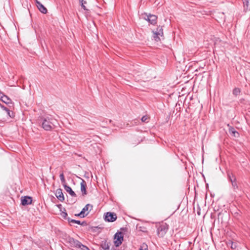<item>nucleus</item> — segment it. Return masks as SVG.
Returning <instances> with one entry per match:
<instances>
[{"instance_id": "1", "label": "nucleus", "mask_w": 250, "mask_h": 250, "mask_svg": "<svg viewBox=\"0 0 250 250\" xmlns=\"http://www.w3.org/2000/svg\"><path fill=\"white\" fill-rule=\"evenodd\" d=\"M0 106L2 109V111H0V119H6L9 118H14V114L13 112H11L8 108L5 107L3 105L0 104Z\"/></svg>"}, {"instance_id": "2", "label": "nucleus", "mask_w": 250, "mask_h": 250, "mask_svg": "<svg viewBox=\"0 0 250 250\" xmlns=\"http://www.w3.org/2000/svg\"><path fill=\"white\" fill-rule=\"evenodd\" d=\"M156 227L158 235L160 237H164L168 229V225L165 223H163Z\"/></svg>"}, {"instance_id": "3", "label": "nucleus", "mask_w": 250, "mask_h": 250, "mask_svg": "<svg viewBox=\"0 0 250 250\" xmlns=\"http://www.w3.org/2000/svg\"><path fill=\"white\" fill-rule=\"evenodd\" d=\"M104 218L106 222H113L117 219V215L114 212H107L104 214Z\"/></svg>"}, {"instance_id": "4", "label": "nucleus", "mask_w": 250, "mask_h": 250, "mask_svg": "<svg viewBox=\"0 0 250 250\" xmlns=\"http://www.w3.org/2000/svg\"><path fill=\"white\" fill-rule=\"evenodd\" d=\"M123 241V235L121 232H117L114 235V244L116 247H119Z\"/></svg>"}, {"instance_id": "5", "label": "nucleus", "mask_w": 250, "mask_h": 250, "mask_svg": "<svg viewBox=\"0 0 250 250\" xmlns=\"http://www.w3.org/2000/svg\"><path fill=\"white\" fill-rule=\"evenodd\" d=\"M54 126L53 124L50 121L49 119H44L42 123V127L45 130H51Z\"/></svg>"}, {"instance_id": "6", "label": "nucleus", "mask_w": 250, "mask_h": 250, "mask_svg": "<svg viewBox=\"0 0 250 250\" xmlns=\"http://www.w3.org/2000/svg\"><path fill=\"white\" fill-rule=\"evenodd\" d=\"M146 17H145L144 19L148 21L150 24L155 25L157 23V17L156 15L149 14H146Z\"/></svg>"}, {"instance_id": "7", "label": "nucleus", "mask_w": 250, "mask_h": 250, "mask_svg": "<svg viewBox=\"0 0 250 250\" xmlns=\"http://www.w3.org/2000/svg\"><path fill=\"white\" fill-rule=\"evenodd\" d=\"M32 198L30 196H25L21 198V204L23 206H26L32 204Z\"/></svg>"}, {"instance_id": "8", "label": "nucleus", "mask_w": 250, "mask_h": 250, "mask_svg": "<svg viewBox=\"0 0 250 250\" xmlns=\"http://www.w3.org/2000/svg\"><path fill=\"white\" fill-rule=\"evenodd\" d=\"M69 243L72 247L79 248L81 245V243L73 238H70L69 239Z\"/></svg>"}, {"instance_id": "9", "label": "nucleus", "mask_w": 250, "mask_h": 250, "mask_svg": "<svg viewBox=\"0 0 250 250\" xmlns=\"http://www.w3.org/2000/svg\"><path fill=\"white\" fill-rule=\"evenodd\" d=\"M56 196L59 200L61 202H63L64 200V197L61 188H58L55 193Z\"/></svg>"}, {"instance_id": "10", "label": "nucleus", "mask_w": 250, "mask_h": 250, "mask_svg": "<svg viewBox=\"0 0 250 250\" xmlns=\"http://www.w3.org/2000/svg\"><path fill=\"white\" fill-rule=\"evenodd\" d=\"M228 126H229V132L231 136L235 138H238L239 137V133L238 132L235 130L234 127L229 126V125H228Z\"/></svg>"}, {"instance_id": "11", "label": "nucleus", "mask_w": 250, "mask_h": 250, "mask_svg": "<svg viewBox=\"0 0 250 250\" xmlns=\"http://www.w3.org/2000/svg\"><path fill=\"white\" fill-rule=\"evenodd\" d=\"M36 5L39 11L43 14H46L47 12V9L40 2L36 0Z\"/></svg>"}, {"instance_id": "12", "label": "nucleus", "mask_w": 250, "mask_h": 250, "mask_svg": "<svg viewBox=\"0 0 250 250\" xmlns=\"http://www.w3.org/2000/svg\"><path fill=\"white\" fill-rule=\"evenodd\" d=\"M63 186L64 188V189L66 191V192H68L72 197H77L76 194L72 189L70 187L66 185V184H63Z\"/></svg>"}, {"instance_id": "13", "label": "nucleus", "mask_w": 250, "mask_h": 250, "mask_svg": "<svg viewBox=\"0 0 250 250\" xmlns=\"http://www.w3.org/2000/svg\"><path fill=\"white\" fill-rule=\"evenodd\" d=\"M81 190L83 196L87 194L86 184L84 180L83 179H82V181L81 183Z\"/></svg>"}, {"instance_id": "14", "label": "nucleus", "mask_w": 250, "mask_h": 250, "mask_svg": "<svg viewBox=\"0 0 250 250\" xmlns=\"http://www.w3.org/2000/svg\"><path fill=\"white\" fill-rule=\"evenodd\" d=\"M0 99L1 100V101L6 104H9L12 103L11 100L7 96L4 95L3 93L0 97Z\"/></svg>"}, {"instance_id": "15", "label": "nucleus", "mask_w": 250, "mask_h": 250, "mask_svg": "<svg viewBox=\"0 0 250 250\" xmlns=\"http://www.w3.org/2000/svg\"><path fill=\"white\" fill-rule=\"evenodd\" d=\"M101 247L102 248V250H108L109 249V245L106 241H103L101 245Z\"/></svg>"}, {"instance_id": "16", "label": "nucleus", "mask_w": 250, "mask_h": 250, "mask_svg": "<svg viewBox=\"0 0 250 250\" xmlns=\"http://www.w3.org/2000/svg\"><path fill=\"white\" fill-rule=\"evenodd\" d=\"M90 206L91 207V208H92V206L89 204L86 205L80 212V214H84V212L88 210L89 207Z\"/></svg>"}, {"instance_id": "17", "label": "nucleus", "mask_w": 250, "mask_h": 250, "mask_svg": "<svg viewBox=\"0 0 250 250\" xmlns=\"http://www.w3.org/2000/svg\"><path fill=\"white\" fill-rule=\"evenodd\" d=\"M156 32L158 35H160L161 37L163 36V29L162 26H159L157 29Z\"/></svg>"}, {"instance_id": "18", "label": "nucleus", "mask_w": 250, "mask_h": 250, "mask_svg": "<svg viewBox=\"0 0 250 250\" xmlns=\"http://www.w3.org/2000/svg\"><path fill=\"white\" fill-rule=\"evenodd\" d=\"M153 37L154 39L155 40V41L156 42L160 41V40H161L160 38V35H158V33L156 31H153Z\"/></svg>"}, {"instance_id": "19", "label": "nucleus", "mask_w": 250, "mask_h": 250, "mask_svg": "<svg viewBox=\"0 0 250 250\" xmlns=\"http://www.w3.org/2000/svg\"><path fill=\"white\" fill-rule=\"evenodd\" d=\"M67 221L69 223H76V224H77L78 225H80V221L79 220H75V219H72L70 218H67Z\"/></svg>"}, {"instance_id": "20", "label": "nucleus", "mask_w": 250, "mask_h": 250, "mask_svg": "<svg viewBox=\"0 0 250 250\" xmlns=\"http://www.w3.org/2000/svg\"><path fill=\"white\" fill-rule=\"evenodd\" d=\"M63 209H64V211H62V212H61V216H62L63 218H64V219H66V220H67V218H68V217H67V212H66V210H65V208H63Z\"/></svg>"}, {"instance_id": "21", "label": "nucleus", "mask_w": 250, "mask_h": 250, "mask_svg": "<svg viewBox=\"0 0 250 250\" xmlns=\"http://www.w3.org/2000/svg\"><path fill=\"white\" fill-rule=\"evenodd\" d=\"M139 250H148V246L146 244L143 243L140 247Z\"/></svg>"}, {"instance_id": "22", "label": "nucleus", "mask_w": 250, "mask_h": 250, "mask_svg": "<svg viewBox=\"0 0 250 250\" xmlns=\"http://www.w3.org/2000/svg\"><path fill=\"white\" fill-rule=\"evenodd\" d=\"M80 2L81 3V6L84 10H88V9L86 8L84 5L86 3V1L85 0H79Z\"/></svg>"}, {"instance_id": "23", "label": "nucleus", "mask_w": 250, "mask_h": 250, "mask_svg": "<svg viewBox=\"0 0 250 250\" xmlns=\"http://www.w3.org/2000/svg\"><path fill=\"white\" fill-rule=\"evenodd\" d=\"M241 91L239 88H235L233 90V95L237 96L240 94Z\"/></svg>"}, {"instance_id": "24", "label": "nucleus", "mask_w": 250, "mask_h": 250, "mask_svg": "<svg viewBox=\"0 0 250 250\" xmlns=\"http://www.w3.org/2000/svg\"><path fill=\"white\" fill-rule=\"evenodd\" d=\"M60 177L61 181L62 183L63 184V185L65 184V180L64 176V174L63 173H62L61 174H60Z\"/></svg>"}, {"instance_id": "25", "label": "nucleus", "mask_w": 250, "mask_h": 250, "mask_svg": "<svg viewBox=\"0 0 250 250\" xmlns=\"http://www.w3.org/2000/svg\"><path fill=\"white\" fill-rule=\"evenodd\" d=\"M228 176L231 183L236 181V178L232 174H231V175L229 174Z\"/></svg>"}, {"instance_id": "26", "label": "nucleus", "mask_w": 250, "mask_h": 250, "mask_svg": "<svg viewBox=\"0 0 250 250\" xmlns=\"http://www.w3.org/2000/svg\"><path fill=\"white\" fill-rule=\"evenodd\" d=\"M138 229L139 231H141L144 232H146L147 231V229L146 227L144 226H140L138 227Z\"/></svg>"}, {"instance_id": "27", "label": "nucleus", "mask_w": 250, "mask_h": 250, "mask_svg": "<svg viewBox=\"0 0 250 250\" xmlns=\"http://www.w3.org/2000/svg\"><path fill=\"white\" fill-rule=\"evenodd\" d=\"M228 245H230V247L232 249H235L236 248V246L235 244H234L232 241H229L228 243Z\"/></svg>"}, {"instance_id": "28", "label": "nucleus", "mask_w": 250, "mask_h": 250, "mask_svg": "<svg viewBox=\"0 0 250 250\" xmlns=\"http://www.w3.org/2000/svg\"><path fill=\"white\" fill-rule=\"evenodd\" d=\"M231 185H232V186L234 190H236V189H238V187L237 186L236 181L231 182Z\"/></svg>"}, {"instance_id": "29", "label": "nucleus", "mask_w": 250, "mask_h": 250, "mask_svg": "<svg viewBox=\"0 0 250 250\" xmlns=\"http://www.w3.org/2000/svg\"><path fill=\"white\" fill-rule=\"evenodd\" d=\"M81 245L82 246H81L80 247H79V248H80L82 250H90L87 247L83 245L82 243Z\"/></svg>"}, {"instance_id": "30", "label": "nucleus", "mask_w": 250, "mask_h": 250, "mask_svg": "<svg viewBox=\"0 0 250 250\" xmlns=\"http://www.w3.org/2000/svg\"><path fill=\"white\" fill-rule=\"evenodd\" d=\"M88 214V213H87L86 214H80V212L78 214H75V216H80L81 217H84L85 216H86Z\"/></svg>"}, {"instance_id": "31", "label": "nucleus", "mask_w": 250, "mask_h": 250, "mask_svg": "<svg viewBox=\"0 0 250 250\" xmlns=\"http://www.w3.org/2000/svg\"><path fill=\"white\" fill-rule=\"evenodd\" d=\"M147 119V116H144L143 117H142L141 120L142 122H145L146 121Z\"/></svg>"}, {"instance_id": "32", "label": "nucleus", "mask_w": 250, "mask_h": 250, "mask_svg": "<svg viewBox=\"0 0 250 250\" xmlns=\"http://www.w3.org/2000/svg\"><path fill=\"white\" fill-rule=\"evenodd\" d=\"M80 225L82 226H85L87 225V223L85 221H83L82 222H80Z\"/></svg>"}, {"instance_id": "33", "label": "nucleus", "mask_w": 250, "mask_h": 250, "mask_svg": "<svg viewBox=\"0 0 250 250\" xmlns=\"http://www.w3.org/2000/svg\"><path fill=\"white\" fill-rule=\"evenodd\" d=\"M221 215V213H219L218 214V219H219V217H220V216Z\"/></svg>"}, {"instance_id": "34", "label": "nucleus", "mask_w": 250, "mask_h": 250, "mask_svg": "<svg viewBox=\"0 0 250 250\" xmlns=\"http://www.w3.org/2000/svg\"><path fill=\"white\" fill-rule=\"evenodd\" d=\"M197 214H198L199 215H200V211H197Z\"/></svg>"}]
</instances>
